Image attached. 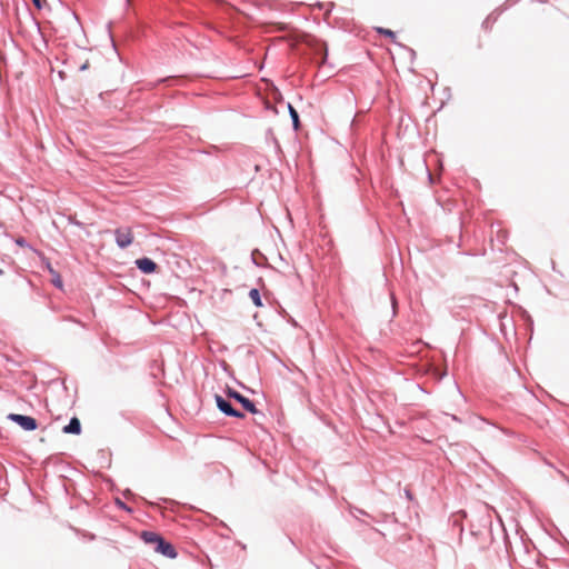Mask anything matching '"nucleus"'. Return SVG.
I'll return each instance as SVG.
<instances>
[{
	"label": "nucleus",
	"instance_id": "10",
	"mask_svg": "<svg viewBox=\"0 0 569 569\" xmlns=\"http://www.w3.org/2000/svg\"><path fill=\"white\" fill-rule=\"evenodd\" d=\"M288 110H289L290 118L292 120V126H293L295 130H297L299 128V114H298L297 110L290 103H288Z\"/></svg>",
	"mask_w": 569,
	"mask_h": 569
},
{
	"label": "nucleus",
	"instance_id": "18",
	"mask_svg": "<svg viewBox=\"0 0 569 569\" xmlns=\"http://www.w3.org/2000/svg\"><path fill=\"white\" fill-rule=\"evenodd\" d=\"M70 222H71V223H74L76 226H81V223H80V222H78V221H73L72 219H70Z\"/></svg>",
	"mask_w": 569,
	"mask_h": 569
},
{
	"label": "nucleus",
	"instance_id": "16",
	"mask_svg": "<svg viewBox=\"0 0 569 569\" xmlns=\"http://www.w3.org/2000/svg\"><path fill=\"white\" fill-rule=\"evenodd\" d=\"M405 495H406V497H407L409 500H411V499H412V493H411V491H410L409 489H406V490H405Z\"/></svg>",
	"mask_w": 569,
	"mask_h": 569
},
{
	"label": "nucleus",
	"instance_id": "14",
	"mask_svg": "<svg viewBox=\"0 0 569 569\" xmlns=\"http://www.w3.org/2000/svg\"><path fill=\"white\" fill-rule=\"evenodd\" d=\"M16 242L20 247H23L26 244V240L23 238H19Z\"/></svg>",
	"mask_w": 569,
	"mask_h": 569
},
{
	"label": "nucleus",
	"instance_id": "15",
	"mask_svg": "<svg viewBox=\"0 0 569 569\" xmlns=\"http://www.w3.org/2000/svg\"><path fill=\"white\" fill-rule=\"evenodd\" d=\"M32 2H33V4H34L37 8H39V9H41V8H42L41 0H32Z\"/></svg>",
	"mask_w": 569,
	"mask_h": 569
},
{
	"label": "nucleus",
	"instance_id": "1",
	"mask_svg": "<svg viewBox=\"0 0 569 569\" xmlns=\"http://www.w3.org/2000/svg\"><path fill=\"white\" fill-rule=\"evenodd\" d=\"M8 419L10 421L16 422L21 429L26 431H33L38 428V422L34 418L30 416H23L19 413H10L8 415Z\"/></svg>",
	"mask_w": 569,
	"mask_h": 569
},
{
	"label": "nucleus",
	"instance_id": "4",
	"mask_svg": "<svg viewBox=\"0 0 569 569\" xmlns=\"http://www.w3.org/2000/svg\"><path fill=\"white\" fill-rule=\"evenodd\" d=\"M116 243L119 248L124 249L133 241V236L130 229H117L114 231Z\"/></svg>",
	"mask_w": 569,
	"mask_h": 569
},
{
	"label": "nucleus",
	"instance_id": "17",
	"mask_svg": "<svg viewBox=\"0 0 569 569\" xmlns=\"http://www.w3.org/2000/svg\"><path fill=\"white\" fill-rule=\"evenodd\" d=\"M87 68H88V63L86 62V63H83V64L80 67V70H81V71H83V70H86Z\"/></svg>",
	"mask_w": 569,
	"mask_h": 569
},
{
	"label": "nucleus",
	"instance_id": "7",
	"mask_svg": "<svg viewBox=\"0 0 569 569\" xmlns=\"http://www.w3.org/2000/svg\"><path fill=\"white\" fill-rule=\"evenodd\" d=\"M62 431L70 435L81 433V422L77 417H72L67 426L63 427Z\"/></svg>",
	"mask_w": 569,
	"mask_h": 569
},
{
	"label": "nucleus",
	"instance_id": "8",
	"mask_svg": "<svg viewBox=\"0 0 569 569\" xmlns=\"http://www.w3.org/2000/svg\"><path fill=\"white\" fill-rule=\"evenodd\" d=\"M161 536H159L158 533L153 532V531H142L141 533V539L146 542V543H149V545H154L157 546V543L159 542V540H161Z\"/></svg>",
	"mask_w": 569,
	"mask_h": 569
},
{
	"label": "nucleus",
	"instance_id": "11",
	"mask_svg": "<svg viewBox=\"0 0 569 569\" xmlns=\"http://www.w3.org/2000/svg\"><path fill=\"white\" fill-rule=\"evenodd\" d=\"M50 272L52 273L53 276V279H52V283L57 287V288H61L62 287V280L59 276V273H57L53 269H49Z\"/></svg>",
	"mask_w": 569,
	"mask_h": 569
},
{
	"label": "nucleus",
	"instance_id": "3",
	"mask_svg": "<svg viewBox=\"0 0 569 569\" xmlns=\"http://www.w3.org/2000/svg\"><path fill=\"white\" fill-rule=\"evenodd\" d=\"M227 395H228V397H230V398L234 399L236 401H238L243 407V409H246L250 413L254 415V413L258 412L253 401H251L249 398L244 397L243 395H241L237 390L229 388L228 391H227Z\"/></svg>",
	"mask_w": 569,
	"mask_h": 569
},
{
	"label": "nucleus",
	"instance_id": "9",
	"mask_svg": "<svg viewBox=\"0 0 569 569\" xmlns=\"http://www.w3.org/2000/svg\"><path fill=\"white\" fill-rule=\"evenodd\" d=\"M249 297L250 299L252 300L253 305L256 307H262V300H261V296H260V292L257 288H252L250 291H249Z\"/></svg>",
	"mask_w": 569,
	"mask_h": 569
},
{
	"label": "nucleus",
	"instance_id": "2",
	"mask_svg": "<svg viewBox=\"0 0 569 569\" xmlns=\"http://www.w3.org/2000/svg\"><path fill=\"white\" fill-rule=\"evenodd\" d=\"M217 408L226 416L233 418H243L244 415L234 409L232 405L220 395L214 396Z\"/></svg>",
	"mask_w": 569,
	"mask_h": 569
},
{
	"label": "nucleus",
	"instance_id": "19",
	"mask_svg": "<svg viewBox=\"0 0 569 569\" xmlns=\"http://www.w3.org/2000/svg\"><path fill=\"white\" fill-rule=\"evenodd\" d=\"M3 274V270L0 268V276Z\"/></svg>",
	"mask_w": 569,
	"mask_h": 569
},
{
	"label": "nucleus",
	"instance_id": "13",
	"mask_svg": "<svg viewBox=\"0 0 569 569\" xmlns=\"http://www.w3.org/2000/svg\"><path fill=\"white\" fill-rule=\"evenodd\" d=\"M117 505H118L120 508H122V509H124V510H127V511H131V509H130L129 507H127V505H126L124 502H122L120 499H117Z\"/></svg>",
	"mask_w": 569,
	"mask_h": 569
},
{
	"label": "nucleus",
	"instance_id": "6",
	"mask_svg": "<svg viewBox=\"0 0 569 569\" xmlns=\"http://www.w3.org/2000/svg\"><path fill=\"white\" fill-rule=\"evenodd\" d=\"M136 266L141 272L146 274L152 273L157 269V263L147 257L137 259Z\"/></svg>",
	"mask_w": 569,
	"mask_h": 569
},
{
	"label": "nucleus",
	"instance_id": "5",
	"mask_svg": "<svg viewBox=\"0 0 569 569\" xmlns=\"http://www.w3.org/2000/svg\"><path fill=\"white\" fill-rule=\"evenodd\" d=\"M154 551L170 559H174L177 557L174 547L163 538H161L157 546H154Z\"/></svg>",
	"mask_w": 569,
	"mask_h": 569
},
{
	"label": "nucleus",
	"instance_id": "12",
	"mask_svg": "<svg viewBox=\"0 0 569 569\" xmlns=\"http://www.w3.org/2000/svg\"><path fill=\"white\" fill-rule=\"evenodd\" d=\"M377 31L388 38H391L392 40L396 38V33L390 29L377 28Z\"/></svg>",
	"mask_w": 569,
	"mask_h": 569
}]
</instances>
